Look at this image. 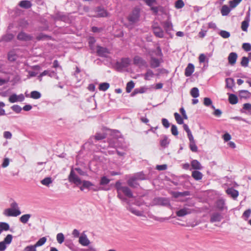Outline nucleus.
I'll return each mask as SVG.
<instances>
[{"instance_id": "18", "label": "nucleus", "mask_w": 251, "mask_h": 251, "mask_svg": "<svg viewBox=\"0 0 251 251\" xmlns=\"http://www.w3.org/2000/svg\"><path fill=\"white\" fill-rule=\"evenodd\" d=\"M97 53L100 56H106L108 53V50L106 48L100 46L97 47Z\"/></svg>"}, {"instance_id": "48", "label": "nucleus", "mask_w": 251, "mask_h": 251, "mask_svg": "<svg viewBox=\"0 0 251 251\" xmlns=\"http://www.w3.org/2000/svg\"><path fill=\"white\" fill-rule=\"evenodd\" d=\"M54 72H50L49 70H45L43 72L40 74V75H39V78H40V80H41V77L45 76V75H49L50 76H51V74H53Z\"/></svg>"}, {"instance_id": "5", "label": "nucleus", "mask_w": 251, "mask_h": 251, "mask_svg": "<svg viewBox=\"0 0 251 251\" xmlns=\"http://www.w3.org/2000/svg\"><path fill=\"white\" fill-rule=\"evenodd\" d=\"M154 35L158 38H162L164 36V31L157 23H154L151 26Z\"/></svg>"}, {"instance_id": "7", "label": "nucleus", "mask_w": 251, "mask_h": 251, "mask_svg": "<svg viewBox=\"0 0 251 251\" xmlns=\"http://www.w3.org/2000/svg\"><path fill=\"white\" fill-rule=\"evenodd\" d=\"M130 63V60L128 58L122 59L121 62H117L114 67L117 71H121L127 67Z\"/></svg>"}, {"instance_id": "40", "label": "nucleus", "mask_w": 251, "mask_h": 251, "mask_svg": "<svg viewBox=\"0 0 251 251\" xmlns=\"http://www.w3.org/2000/svg\"><path fill=\"white\" fill-rule=\"evenodd\" d=\"M190 94L193 98H196L199 96V89L196 87L193 88L190 91Z\"/></svg>"}, {"instance_id": "60", "label": "nucleus", "mask_w": 251, "mask_h": 251, "mask_svg": "<svg viewBox=\"0 0 251 251\" xmlns=\"http://www.w3.org/2000/svg\"><path fill=\"white\" fill-rule=\"evenodd\" d=\"M242 48L246 51L251 50V45L249 43H244L242 45Z\"/></svg>"}, {"instance_id": "21", "label": "nucleus", "mask_w": 251, "mask_h": 251, "mask_svg": "<svg viewBox=\"0 0 251 251\" xmlns=\"http://www.w3.org/2000/svg\"><path fill=\"white\" fill-rule=\"evenodd\" d=\"M161 139L160 141V146L163 148H166L170 144V140L168 139L166 135H162Z\"/></svg>"}, {"instance_id": "10", "label": "nucleus", "mask_w": 251, "mask_h": 251, "mask_svg": "<svg viewBox=\"0 0 251 251\" xmlns=\"http://www.w3.org/2000/svg\"><path fill=\"white\" fill-rule=\"evenodd\" d=\"M21 213L19 209L7 208L4 210L3 214L7 217H17Z\"/></svg>"}, {"instance_id": "59", "label": "nucleus", "mask_w": 251, "mask_h": 251, "mask_svg": "<svg viewBox=\"0 0 251 251\" xmlns=\"http://www.w3.org/2000/svg\"><path fill=\"white\" fill-rule=\"evenodd\" d=\"M220 35L224 38H227L230 36L229 32L225 30L221 31L220 32Z\"/></svg>"}, {"instance_id": "31", "label": "nucleus", "mask_w": 251, "mask_h": 251, "mask_svg": "<svg viewBox=\"0 0 251 251\" xmlns=\"http://www.w3.org/2000/svg\"><path fill=\"white\" fill-rule=\"evenodd\" d=\"M19 5L22 8L28 9L31 7L32 4L29 0H22L20 2Z\"/></svg>"}, {"instance_id": "52", "label": "nucleus", "mask_w": 251, "mask_h": 251, "mask_svg": "<svg viewBox=\"0 0 251 251\" xmlns=\"http://www.w3.org/2000/svg\"><path fill=\"white\" fill-rule=\"evenodd\" d=\"M251 213V209H248L244 211L242 217L245 220L247 221L248 218L250 216Z\"/></svg>"}, {"instance_id": "61", "label": "nucleus", "mask_w": 251, "mask_h": 251, "mask_svg": "<svg viewBox=\"0 0 251 251\" xmlns=\"http://www.w3.org/2000/svg\"><path fill=\"white\" fill-rule=\"evenodd\" d=\"M162 124L166 128H169L170 126L168 120L166 118H163L162 119Z\"/></svg>"}, {"instance_id": "16", "label": "nucleus", "mask_w": 251, "mask_h": 251, "mask_svg": "<svg viewBox=\"0 0 251 251\" xmlns=\"http://www.w3.org/2000/svg\"><path fill=\"white\" fill-rule=\"evenodd\" d=\"M226 193L228 195L230 196L234 199L237 198L239 195L238 191L232 187L227 188L226 190Z\"/></svg>"}, {"instance_id": "58", "label": "nucleus", "mask_w": 251, "mask_h": 251, "mask_svg": "<svg viewBox=\"0 0 251 251\" xmlns=\"http://www.w3.org/2000/svg\"><path fill=\"white\" fill-rule=\"evenodd\" d=\"M36 248L35 245L28 246L25 248V251H36Z\"/></svg>"}, {"instance_id": "1", "label": "nucleus", "mask_w": 251, "mask_h": 251, "mask_svg": "<svg viewBox=\"0 0 251 251\" xmlns=\"http://www.w3.org/2000/svg\"><path fill=\"white\" fill-rule=\"evenodd\" d=\"M124 139L120 132L118 130L111 129V154H117L120 157L126 154V146L124 145Z\"/></svg>"}, {"instance_id": "57", "label": "nucleus", "mask_w": 251, "mask_h": 251, "mask_svg": "<svg viewBox=\"0 0 251 251\" xmlns=\"http://www.w3.org/2000/svg\"><path fill=\"white\" fill-rule=\"evenodd\" d=\"M14 37V36L13 34L10 33L6 34L4 37L3 40L5 41L8 42L11 40H12Z\"/></svg>"}, {"instance_id": "2", "label": "nucleus", "mask_w": 251, "mask_h": 251, "mask_svg": "<svg viewBox=\"0 0 251 251\" xmlns=\"http://www.w3.org/2000/svg\"><path fill=\"white\" fill-rule=\"evenodd\" d=\"M118 196L124 201L127 203L128 202L126 198H125L121 193L128 198H133V194L131 190L127 186H121L117 187Z\"/></svg>"}, {"instance_id": "9", "label": "nucleus", "mask_w": 251, "mask_h": 251, "mask_svg": "<svg viewBox=\"0 0 251 251\" xmlns=\"http://www.w3.org/2000/svg\"><path fill=\"white\" fill-rule=\"evenodd\" d=\"M13 236L11 234H8L3 241L0 242V251H4L7 248L6 245L10 244L12 240Z\"/></svg>"}, {"instance_id": "6", "label": "nucleus", "mask_w": 251, "mask_h": 251, "mask_svg": "<svg viewBox=\"0 0 251 251\" xmlns=\"http://www.w3.org/2000/svg\"><path fill=\"white\" fill-rule=\"evenodd\" d=\"M68 180L70 182L74 183L78 186L82 183L80 178L75 174L73 169H72L68 176Z\"/></svg>"}, {"instance_id": "26", "label": "nucleus", "mask_w": 251, "mask_h": 251, "mask_svg": "<svg viewBox=\"0 0 251 251\" xmlns=\"http://www.w3.org/2000/svg\"><path fill=\"white\" fill-rule=\"evenodd\" d=\"M192 176L196 180H200L202 179L203 175L198 170H195L192 173Z\"/></svg>"}, {"instance_id": "28", "label": "nucleus", "mask_w": 251, "mask_h": 251, "mask_svg": "<svg viewBox=\"0 0 251 251\" xmlns=\"http://www.w3.org/2000/svg\"><path fill=\"white\" fill-rule=\"evenodd\" d=\"M237 58V55L235 52H231L229 54L228 60L230 64L233 65L235 64Z\"/></svg>"}, {"instance_id": "14", "label": "nucleus", "mask_w": 251, "mask_h": 251, "mask_svg": "<svg viewBox=\"0 0 251 251\" xmlns=\"http://www.w3.org/2000/svg\"><path fill=\"white\" fill-rule=\"evenodd\" d=\"M133 62L134 64L139 67L147 66L146 61L139 56H136L134 57Z\"/></svg>"}, {"instance_id": "49", "label": "nucleus", "mask_w": 251, "mask_h": 251, "mask_svg": "<svg viewBox=\"0 0 251 251\" xmlns=\"http://www.w3.org/2000/svg\"><path fill=\"white\" fill-rule=\"evenodd\" d=\"M65 237L63 233H59L56 235V240L58 243L62 244L64 241Z\"/></svg>"}, {"instance_id": "17", "label": "nucleus", "mask_w": 251, "mask_h": 251, "mask_svg": "<svg viewBox=\"0 0 251 251\" xmlns=\"http://www.w3.org/2000/svg\"><path fill=\"white\" fill-rule=\"evenodd\" d=\"M195 70L194 65L192 63H189L185 70V75L190 76L194 73Z\"/></svg>"}, {"instance_id": "15", "label": "nucleus", "mask_w": 251, "mask_h": 251, "mask_svg": "<svg viewBox=\"0 0 251 251\" xmlns=\"http://www.w3.org/2000/svg\"><path fill=\"white\" fill-rule=\"evenodd\" d=\"M136 180H144L148 179V176L143 171L135 173L132 176Z\"/></svg>"}, {"instance_id": "23", "label": "nucleus", "mask_w": 251, "mask_h": 251, "mask_svg": "<svg viewBox=\"0 0 251 251\" xmlns=\"http://www.w3.org/2000/svg\"><path fill=\"white\" fill-rule=\"evenodd\" d=\"M79 243L83 246H87L90 243L86 235L82 234L79 238Z\"/></svg>"}, {"instance_id": "36", "label": "nucleus", "mask_w": 251, "mask_h": 251, "mask_svg": "<svg viewBox=\"0 0 251 251\" xmlns=\"http://www.w3.org/2000/svg\"><path fill=\"white\" fill-rule=\"evenodd\" d=\"M154 74L151 70H148L147 72L144 75V79L146 80H150L151 78L153 77Z\"/></svg>"}, {"instance_id": "43", "label": "nucleus", "mask_w": 251, "mask_h": 251, "mask_svg": "<svg viewBox=\"0 0 251 251\" xmlns=\"http://www.w3.org/2000/svg\"><path fill=\"white\" fill-rule=\"evenodd\" d=\"M134 87V83L133 81L128 82L126 86V91L127 93H130Z\"/></svg>"}, {"instance_id": "42", "label": "nucleus", "mask_w": 251, "mask_h": 251, "mask_svg": "<svg viewBox=\"0 0 251 251\" xmlns=\"http://www.w3.org/2000/svg\"><path fill=\"white\" fill-rule=\"evenodd\" d=\"M175 119L177 123V124L179 125H181L183 124V120L182 117L178 113H175L174 114Z\"/></svg>"}, {"instance_id": "29", "label": "nucleus", "mask_w": 251, "mask_h": 251, "mask_svg": "<svg viewBox=\"0 0 251 251\" xmlns=\"http://www.w3.org/2000/svg\"><path fill=\"white\" fill-rule=\"evenodd\" d=\"M239 95L241 98L248 99L251 97V93L248 90H242L239 91Z\"/></svg>"}, {"instance_id": "64", "label": "nucleus", "mask_w": 251, "mask_h": 251, "mask_svg": "<svg viewBox=\"0 0 251 251\" xmlns=\"http://www.w3.org/2000/svg\"><path fill=\"white\" fill-rule=\"evenodd\" d=\"M9 164V160L8 158H5L3 160V163L1 165L2 167L6 168L7 167Z\"/></svg>"}, {"instance_id": "27", "label": "nucleus", "mask_w": 251, "mask_h": 251, "mask_svg": "<svg viewBox=\"0 0 251 251\" xmlns=\"http://www.w3.org/2000/svg\"><path fill=\"white\" fill-rule=\"evenodd\" d=\"M128 185L133 188H137L139 185V183L137 182L135 178L131 176L127 180Z\"/></svg>"}, {"instance_id": "20", "label": "nucleus", "mask_w": 251, "mask_h": 251, "mask_svg": "<svg viewBox=\"0 0 251 251\" xmlns=\"http://www.w3.org/2000/svg\"><path fill=\"white\" fill-rule=\"evenodd\" d=\"M191 165L192 168L195 170H201L203 168L200 162L196 159H193L191 161Z\"/></svg>"}, {"instance_id": "3", "label": "nucleus", "mask_w": 251, "mask_h": 251, "mask_svg": "<svg viewBox=\"0 0 251 251\" xmlns=\"http://www.w3.org/2000/svg\"><path fill=\"white\" fill-rule=\"evenodd\" d=\"M141 9L138 7H135L127 17V20L130 24L133 25L139 21Z\"/></svg>"}, {"instance_id": "34", "label": "nucleus", "mask_w": 251, "mask_h": 251, "mask_svg": "<svg viewBox=\"0 0 251 251\" xmlns=\"http://www.w3.org/2000/svg\"><path fill=\"white\" fill-rule=\"evenodd\" d=\"M31 216V215L29 214H24L20 218V221L23 224H26Z\"/></svg>"}, {"instance_id": "37", "label": "nucleus", "mask_w": 251, "mask_h": 251, "mask_svg": "<svg viewBox=\"0 0 251 251\" xmlns=\"http://www.w3.org/2000/svg\"><path fill=\"white\" fill-rule=\"evenodd\" d=\"M228 100L230 103L232 104H236L238 102V98L237 96L234 94H230L229 96Z\"/></svg>"}, {"instance_id": "45", "label": "nucleus", "mask_w": 251, "mask_h": 251, "mask_svg": "<svg viewBox=\"0 0 251 251\" xmlns=\"http://www.w3.org/2000/svg\"><path fill=\"white\" fill-rule=\"evenodd\" d=\"M0 227L2 231H7L9 229L10 226L8 223L5 222L0 223Z\"/></svg>"}, {"instance_id": "56", "label": "nucleus", "mask_w": 251, "mask_h": 251, "mask_svg": "<svg viewBox=\"0 0 251 251\" xmlns=\"http://www.w3.org/2000/svg\"><path fill=\"white\" fill-rule=\"evenodd\" d=\"M171 132L173 135L176 136L178 134L177 126L175 125H172L171 126Z\"/></svg>"}, {"instance_id": "12", "label": "nucleus", "mask_w": 251, "mask_h": 251, "mask_svg": "<svg viewBox=\"0 0 251 251\" xmlns=\"http://www.w3.org/2000/svg\"><path fill=\"white\" fill-rule=\"evenodd\" d=\"M110 182V179L106 176H103L101 177L100 182V188L101 190H108V187H106V185H107Z\"/></svg>"}, {"instance_id": "51", "label": "nucleus", "mask_w": 251, "mask_h": 251, "mask_svg": "<svg viewBox=\"0 0 251 251\" xmlns=\"http://www.w3.org/2000/svg\"><path fill=\"white\" fill-rule=\"evenodd\" d=\"M65 245L71 250H73L75 247V246L71 240H66L65 241Z\"/></svg>"}, {"instance_id": "55", "label": "nucleus", "mask_w": 251, "mask_h": 251, "mask_svg": "<svg viewBox=\"0 0 251 251\" xmlns=\"http://www.w3.org/2000/svg\"><path fill=\"white\" fill-rule=\"evenodd\" d=\"M242 0H233L229 1V5L231 8H235Z\"/></svg>"}, {"instance_id": "35", "label": "nucleus", "mask_w": 251, "mask_h": 251, "mask_svg": "<svg viewBox=\"0 0 251 251\" xmlns=\"http://www.w3.org/2000/svg\"><path fill=\"white\" fill-rule=\"evenodd\" d=\"M230 11V9L229 7L226 5H224L222 6L221 12L223 16H227L229 13Z\"/></svg>"}, {"instance_id": "4", "label": "nucleus", "mask_w": 251, "mask_h": 251, "mask_svg": "<svg viewBox=\"0 0 251 251\" xmlns=\"http://www.w3.org/2000/svg\"><path fill=\"white\" fill-rule=\"evenodd\" d=\"M151 206L159 205L168 206L170 205V201L168 198L156 197L154 198L151 203Z\"/></svg>"}, {"instance_id": "25", "label": "nucleus", "mask_w": 251, "mask_h": 251, "mask_svg": "<svg viewBox=\"0 0 251 251\" xmlns=\"http://www.w3.org/2000/svg\"><path fill=\"white\" fill-rule=\"evenodd\" d=\"M126 209L131 212L132 213L134 214V215L138 216H141L143 215V212L142 211H140L139 210H137L135 208L133 207L131 205L129 204H127L126 206Z\"/></svg>"}, {"instance_id": "47", "label": "nucleus", "mask_w": 251, "mask_h": 251, "mask_svg": "<svg viewBox=\"0 0 251 251\" xmlns=\"http://www.w3.org/2000/svg\"><path fill=\"white\" fill-rule=\"evenodd\" d=\"M189 147L191 151L196 152L198 151V147L196 145L195 141L190 142Z\"/></svg>"}, {"instance_id": "46", "label": "nucleus", "mask_w": 251, "mask_h": 251, "mask_svg": "<svg viewBox=\"0 0 251 251\" xmlns=\"http://www.w3.org/2000/svg\"><path fill=\"white\" fill-rule=\"evenodd\" d=\"M47 241V238L45 237H43L40 238L36 243L35 246L36 247L42 246Z\"/></svg>"}, {"instance_id": "32", "label": "nucleus", "mask_w": 251, "mask_h": 251, "mask_svg": "<svg viewBox=\"0 0 251 251\" xmlns=\"http://www.w3.org/2000/svg\"><path fill=\"white\" fill-rule=\"evenodd\" d=\"M162 25L163 26L166 32L171 30L173 28V25L172 23L169 21H166L163 22L162 23Z\"/></svg>"}, {"instance_id": "53", "label": "nucleus", "mask_w": 251, "mask_h": 251, "mask_svg": "<svg viewBox=\"0 0 251 251\" xmlns=\"http://www.w3.org/2000/svg\"><path fill=\"white\" fill-rule=\"evenodd\" d=\"M184 6V3L182 0H177L175 3V7L177 9L182 8Z\"/></svg>"}, {"instance_id": "13", "label": "nucleus", "mask_w": 251, "mask_h": 251, "mask_svg": "<svg viewBox=\"0 0 251 251\" xmlns=\"http://www.w3.org/2000/svg\"><path fill=\"white\" fill-rule=\"evenodd\" d=\"M17 39L20 41H28L32 39V37L24 32H20L17 35Z\"/></svg>"}, {"instance_id": "38", "label": "nucleus", "mask_w": 251, "mask_h": 251, "mask_svg": "<svg viewBox=\"0 0 251 251\" xmlns=\"http://www.w3.org/2000/svg\"><path fill=\"white\" fill-rule=\"evenodd\" d=\"M41 182L43 185L49 186V185L52 182V180L51 177H47L42 180Z\"/></svg>"}, {"instance_id": "30", "label": "nucleus", "mask_w": 251, "mask_h": 251, "mask_svg": "<svg viewBox=\"0 0 251 251\" xmlns=\"http://www.w3.org/2000/svg\"><path fill=\"white\" fill-rule=\"evenodd\" d=\"M150 65L152 68H156L159 66L160 62L158 59L152 57L150 61Z\"/></svg>"}, {"instance_id": "50", "label": "nucleus", "mask_w": 251, "mask_h": 251, "mask_svg": "<svg viewBox=\"0 0 251 251\" xmlns=\"http://www.w3.org/2000/svg\"><path fill=\"white\" fill-rule=\"evenodd\" d=\"M249 60L247 57H243L241 61V65L244 67H246L248 66Z\"/></svg>"}, {"instance_id": "8", "label": "nucleus", "mask_w": 251, "mask_h": 251, "mask_svg": "<svg viewBox=\"0 0 251 251\" xmlns=\"http://www.w3.org/2000/svg\"><path fill=\"white\" fill-rule=\"evenodd\" d=\"M106 137V134L103 133H97L95 135L91 136L88 140V143L94 144L97 141L102 140Z\"/></svg>"}, {"instance_id": "11", "label": "nucleus", "mask_w": 251, "mask_h": 251, "mask_svg": "<svg viewBox=\"0 0 251 251\" xmlns=\"http://www.w3.org/2000/svg\"><path fill=\"white\" fill-rule=\"evenodd\" d=\"M25 97L23 94L17 95L16 94L11 95L8 99L9 101L11 103L17 101H22L24 100Z\"/></svg>"}, {"instance_id": "39", "label": "nucleus", "mask_w": 251, "mask_h": 251, "mask_svg": "<svg viewBox=\"0 0 251 251\" xmlns=\"http://www.w3.org/2000/svg\"><path fill=\"white\" fill-rule=\"evenodd\" d=\"M226 86L227 88H232L234 85V79L232 78H227L226 79Z\"/></svg>"}, {"instance_id": "19", "label": "nucleus", "mask_w": 251, "mask_h": 251, "mask_svg": "<svg viewBox=\"0 0 251 251\" xmlns=\"http://www.w3.org/2000/svg\"><path fill=\"white\" fill-rule=\"evenodd\" d=\"M172 194L175 198H178L180 197H185L190 195V192L189 191L183 192H172Z\"/></svg>"}, {"instance_id": "62", "label": "nucleus", "mask_w": 251, "mask_h": 251, "mask_svg": "<svg viewBox=\"0 0 251 251\" xmlns=\"http://www.w3.org/2000/svg\"><path fill=\"white\" fill-rule=\"evenodd\" d=\"M83 187L86 188H89L90 186H93V184L89 181L83 180L82 181V183Z\"/></svg>"}, {"instance_id": "24", "label": "nucleus", "mask_w": 251, "mask_h": 251, "mask_svg": "<svg viewBox=\"0 0 251 251\" xmlns=\"http://www.w3.org/2000/svg\"><path fill=\"white\" fill-rule=\"evenodd\" d=\"M222 219V215L220 213L215 212L212 214L210 217V222L212 223L220 222Z\"/></svg>"}, {"instance_id": "41", "label": "nucleus", "mask_w": 251, "mask_h": 251, "mask_svg": "<svg viewBox=\"0 0 251 251\" xmlns=\"http://www.w3.org/2000/svg\"><path fill=\"white\" fill-rule=\"evenodd\" d=\"M212 101L210 98H205L203 100V104L205 106H210L211 105V108L214 110H216L215 107L212 105Z\"/></svg>"}, {"instance_id": "44", "label": "nucleus", "mask_w": 251, "mask_h": 251, "mask_svg": "<svg viewBox=\"0 0 251 251\" xmlns=\"http://www.w3.org/2000/svg\"><path fill=\"white\" fill-rule=\"evenodd\" d=\"M109 87V84L108 83H101L99 85V89L100 91H106Z\"/></svg>"}, {"instance_id": "22", "label": "nucleus", "mask_w": 251, "mask_h": 251, "mask_svg": "<svg viewBox=\"0 0 251 251\" xmlns=\"http://www.w3.org/2000/svg\"><path fill=\"white\" fill-rule=\"evenodd\" d=\"M191 210L189 208H183L176 212V214L178 217H183L187 214H190Z\"/></svg>"}, {"instance_id": "33", "label": "nucleus", "mask_w": 251, "mask_h": 251, "mask_svg": "<svg viewBox=\"0 0 251 251\" xmlns=\"http://www.w3.org/2000/svg\"><path fill=\"white\" fill-rule=\"evenodd\" d=\"M26 97H29L33 99H38L41 98V94L37 91H33L30 93L29 96L26 95Z\"/></svg>"}, {"instance_id": "54", "label": "nucleus", "mask_w": 251, "mask_h": 251, "mask_svg": "<svg viewBox=\"0 0 251 251\" xmlns=\"http://www.w3.org/2000/svg\"><path fill=\"white\" fill-rule=\"evenodd\" d=\"M249 26V22L247 21H244L241 24V29L244 31H247Z\"/></svg>"}, {"instance_id": "63", "label": "nucleus", "mask_w": 251, "mask_h": 251, "mask_svg": "<svg viewBox=\"0 0 251 251\" xmlns=\"http://www.w3.org/2000/svg\"><path fill=\"white\" fill-rule=\"evenodd\" d=\"M8 59L10 61H14L16 59V55L14 53H9L8 54Z\"/></svg>"}]
</instances>
